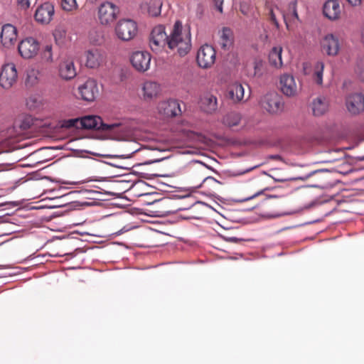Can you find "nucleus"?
<instances>
[{
    "label": "nucleus",
    "mask_w": 364,
    "mask_h": 364,
    "mask_svg": "<svg viewBox=\"0 0 364 364\" xmlns=\"http://www.w3.org/2000/svg\"><path fill=\"white\" fill-rule=\"evenodd\" d=\"M282 92L287 96H294L296 93L297 87L294 77L289 74H284L280 77Z\"/></svg>",
    "instance_id": "a211bd4d"
},
{
    "label": "nucleus",
    "mask_w": 364,
    "mask_h": 364,
    "mask_svg": "<svg viewBox=\"0 0 364 364\" xmlns=\"http://www.w3.org/2000/svg\"><path fill=\"white\" fill-rule=\"evenodd\" d=\"M114 31L119 39L122 41H129L136 36L138 26L134 20L124 18L117 22Z\"/></svg>",
    "instance_id": "f03ea898"
},
{
    "label": "nucleus",
    "mask_w": 364,
    "mask_h": 364,
    "mask_svg": "<svg viewBox=\"0 0 364 364\" xmlns=\"http://www.w3.org/2000/svg\"><path fill=\"white\" fill-rule=\"evenodd\" d=\"M136 144L134 142H132L129 144L128 152L122 154H105L104 157L109 159H129L132 157L133 154L139 151V148H136Z\"/></svg>",
    "instance_id": "c85d7f7f"
},
{
    "label": "nucleus",
    "mask_w": 364,
    "mask_h": 364,
    "mask_svg": "<svg viewBox=\"0 0 364 364\" xmlns=\"http://www.w3.org/2000/svg\"><path fill=\"white\" fill-rule=\"evenodd\" d=\"M312 176H315L317 180V183L314 184V187L324 189L332 186V183L329 181V176H331V173L327 169H319L314 171H311L306 176V178Z\"/></svg>",
    "instance_id": "dca6fc26"
},
{
    "label": "nucleus",
    "mask_w": 364,
    "mask_h": 364,
    "mask_svg": "<svg viewBox=\"0 0 364 364\" xmlns=\"http://www.w3.org/2000/svg\"><path fill=\"white\" fill-rule=\"evenodd\" d=\"M233 37L232 31L227 27L222 30L219 44L222 49L228 50L232 45Z\"/></svg>",
    "instance_id": "a878e982"
},
{
    "label": "nucleus",
    "mask_w": 364,
    "mask_h": 364,
    "mask_svg": "<svg viewBox=\"0 0 364 364\" xmlns=\"http://www.w3.org/2000/svg\"><path fill=\"white\" fill-rule=\"evenodd\" d=\"M63 184H76V182H68V181H62Z\"/></svg>",
    "instance_id": "603ef678"
},
{
    "label": "nucleus",
    "mask_w": 364,
    "mask_h": 364,
    "mask_svg": "<svg viewBox=\"0 0 364 364\" xmlns=\"http://www.w3.org/2000/svg\"><path fill=\"white\" fill-rule=\"evenodd\" d=\"M119 8L110 2L102 3L98 9V18L102 25L113 23L119 14Z\"/></svg>",
    "instance_id": "20e7f679"
},
{
    "label": "nucleus",
    "mask_w": 364,
    "mask_h": 364,
    "mask_svg": "<svg viewBox=\"0 0 364 364\" xmlns=\"http://www.w3.org/2000/svg\"><path fill=\"white\" fill-rule=\"evenodd\" d=\"M35 71L32 70L30 73L28 74V80H29L31 78V74L34 75Z\"/></svg>",
    "instance_id": "864d4df0"
},
{
    "label": "nucleus",
    "mask_w": 364,
    "mask_h": 364,
    "mask_svg": "<svg viewBox=\"0 0 364 364\" xmlns=\"http://www.w3.org/2000/svg\"><path fill=\"white\" fill-rule=\"evenodd\" d=\"M216 52L212 46L205 44L200 46L197 53L196 60L200 67L208 68L215 61Z\"/></svg>",
    "instance_id": "423d86ee"
},
{
    "label": "nucleus",
    "mask_w": 364,
    "mask_h": 364,
    "mask_svg": "<svg viewBox=\"0 0 364 364\" xmlns=\"http://www.w3.org/2000/svg\"><path fill=\"white\" fill-rule=\"evenodd\" d=\"M78 91L82 100L87 102L94 101L99 92L97 81L88 79L83 85L79 86Z\"/></svg>",
    "instance_id": "9b49d317"
},
{
    "label": "nucleus",
    "mask_w": 364,
    "mask_h": 364,
    "mask_svg": "<svg viewBox=\"0 0 364 364\" xmlns=\"http://www.w3.org/2000/svg\"><path fill=\"white\" fill-rule=\"evenodd\" d=\"M216 9L222 13L223 12V0H213Z\"/></svg>",
    "instance_id": "79ce46f5"
},
{
    "label": "nucleus",
    "mask_w": 364,
    "mask_h": 364,
    "mask_svg": "<svg viewBox=\"0 0 364 364\" xmlns=\"http://www.w3.org/2000/svg\"><path fill=\"white\" fill-rule=\"evenodd\" d=\"M80 128L86 129H101L104 131L112 130L116 124H107L102 122V118L98 116L88 115L80 119Z\"/></svg>",
    "instance_id": "6e6552de"
},
{
    "label": "nucleus",
    "mask_w": 364,
    "mask_h": 364,
    "mask_svg": "<svg viewBox=\"0 0 364 364\" xmlns=\"http://www.w3.org/2000/svg\"><path fill=\"white\" fill-rule=\"evenodd\" d=\"M160 85L156 82L146 81L144 83L142 90L144 99H152L160 92Z\"/></svg>",
    "instance_id": "4be33fe9"
},
{
    "label": "nucleus",
    "mask_w": 364,
    "mask_h": 364,
    "mask_svg": "<svg viewBox=\"0 0 364 364\" xmlns=\"http://www.w3.org/2000/svg\"><path fill=\"white\" fill-rule=\"evenodd\" d=\"M274 180L275 181H277V182H284V181H288L289 179H287V178H274Z\"/></svg>",
    "instance_id": "49530a36"
},
{
    "label": "nucleus",
    "mask_w": 364,
    "mask_h": 364,
    "mask_svg": "<svg viewBox=\"0 0 364 364\" xmlns=\"http://www.w3.org/2000/svg\"><path fill=\"white\" fill-rule=\"evenodd\" d=\"M107 164H109L114 167H117V168H123L122 166H119V165H117V164H112V163H107Z\"/></svg>",
    "instance_id": "09e8293b"
},
{
    "label": "nucleus",
    "mask_w": 364,
    "mask_h": 364,
    "mask_svg": "<svg viewBox=\"0 0 364 364\" xmlns=\"http://www.w3.org/2000/svg\"><path fill=\"white\" fill-rule=\"evenodd\" d=\"M321 48L322 52L328 55H337L340 48L338 38L332 33L327 34L321 41Z\"/></svg>",
    "instance_id": "ddd939ff"
},
{
    "label": "nucleus",
    "mask_w": 364,
    "mask_h": 364,
    "mask_svg": "<svg viewBox=\"0 0 364 364\" xmlns=\"http://www.w3.org/2000/svg\"><path fill=\"white\" fill-rule=\"evenodd\" d=\"M217 98L212 95H206L201 99V109L207 113H211L217 109Z\"/></svg>",
    "instance_id": "b1692460"
},
{
    "label": "nucleus",
    "mask_w": 364,
    "mask_h": 364,
    "mask_svg": "<svg viewBox=\"0 0 364 364\" xmlns=\"http://www.w3.org/2000/svg\"><path fill=\"white\" fill-rule=\"evenodd\" d=\"M162 3L160 0H150L147 4V11L149 16L156 17L161 14Z\"/></svg>",
    "instance_id": "c756f323"
},
{
    "label": "nucleus",
    "mask_w": 364,
    "mask_h": 364,
    "mask_svg": "<svg viewBox=\"0 0 364 364\" xmlns=\"http://www.w3.org/2000/svg\"><path fill=\"white\" fill-rule=\"evenodd\" d=\"M346 107L352 116H358L364 112V95L355 92L348 95L346 98Z\"/></svg>",
    "instance_id": "39448f33"
},
{
    "label": "nucleus",
    "mask_w": 364,
    "mask_h": 364,
    "mask_svg": "<svg viewBox=\"0 0 364 364\" xmlns=\"http://www.w3.org/2000/svg\"><path fill=\"white\" fill-rule=\"evenodd\" d=\"M323 69L324 64L321 61H318L314 65L313 79L319 85H321L323 83Z\"/></svg>",
    "instance_id": "2f4dec72"
},
{
    "label": "nucleus",
    "mask_w": 364,
    "mask_h": 364,
    "mask_svg": "<svg viewBox=\"0 0 364 364\" xmlns=\"http://www.w3.org/2000/svg\"><path fill=\"white\" fill-rule=\"evenodd\" d=\"M62 9L67 11H71L77 9V4L76 0H62Z\"/></svg>",
    "instance_id": "f704fd0d"
},
{
    "label": "nucleus",
    "mask_w": 364,
    "mask_h": 364,
    "mask_svg": "<svg viewBox=\"0 0 364 364\" xmlns=\"http://www.w3.org/2000/svg\"><path fill=\"white\" fill-rule=\"evenodd\" d=\"M164 203L167 205L168 207L166 210H164L163 211L161 212V215L162 216H168V215H173V214H175L181 210H183L184 208H176V207H173L171 205V204L172 203V201L169 199H166V200H164Z\"/></svg>",
    "instance_id": "473e14b6"
},
{
    "label": "nucleus",
    "mask_w": 364,
    "mask_h": 364,
    "mask_svg": "<svg viewBox=\"0 0 364 364\" xmlns=\"http://www.w3.org/2000/svg\"><path fill=\"white\" fill-rule=\"evenodd\" d=\"M230 97L235 101L239 102L244 98L245 88L239 82L233 83L229 90Z\"/></svg>",
    "instance_id": "bb28decb"
},
{
    "label": "nucleus",
    "mask_w": 364,
    "mask_h": 364,
    "mask_svg": "<svg viewBox=\"0 0 364 364\" xmlns=\"http://www.w3.org/2000/svg\"><path fill=\"white\" fill-rule=\"evenodd\" d=\"M240 121V114L235 112L228 113L223 118L224 124L230 127L238 125Z\"/></svg>",
    "instance_id": "7c9ffc66"
},
{
    "label": "nucleus",
    "mask_w": 364,
    "mask_h": 364,
    "mask_svg": "<svg viewBox=\"0 0 364 364\" xmlns=\"http://www.w3.org/2000/svg\"><path fill=\"white\" fill-rule=\"evenodd\" d=\"M228 240H229V241H230V242H233L237 243V242H238L239 241H241V240H242V239H240V238H237V237H230V238L228 239Z\"/></svg>",
    "instance_id": "c03bdc74"
},
{
    "label": "nucleus",
    "mask_w": 364,
    "mask_h": 364,
    "mask_svg": "<svg viewBox=\"0 0 364 364\" xmlns=\"http://www.w3.org/2000/svg\"><path fill=\"white\" fill-rule=\"evenodd\" d=\"M297 1H291L289 3L287 6V10L286 13L283 15L284 22L286 23L287 28L289 29V22H300V19L297 12Z\"/></svg>",
    "instance_id": "412c9836"
},
{
    "label": "nucleus",
    "mask_w": 364,
    "mask_h": 364,
    "mask_svg": "<svg viewBox=\"0 0 364 364\" xmlns=\"http://www.w3.org/2000/svg\"><path fill=\"white\" fill-rule=\"evenodd\" d=\"M262 107L268 112L277 114L284 109L282 97L277 92H269L266 94L261 100Z\"/></svg>",
    "instance_id": "7ed1b4c3"
},
{
    "label": "nucleus",
    "mask_w": 364,
    "mask_h": 364,
    "mask_svg": "<svg viewBox=\"0 0 364 364\" xmlns=\"http://www.w3.org/2000/svg\"><path fill=\"white\" fill-rule=\"evenodd\" d=\"M269 17H270V20L275 25V26L277 28H279V24L278 21L277 20L276 16H275V14L274 13V11L272 9H271L270 11H269Z\"/></svg>",
    "instance_id": "a19ab883"
},
{
    "label": "nucleus",
    "mask_w": 364,
    "mask_h": 364,
    "mask_svg": "<svg viewBox=\"0 0 364 364\" xmlns=\"http://www.w3.org/2000/svg\"><path fill=\"white\" fill-rule=\"evenodd\" d=\"M270 159H281V156L278 154H276V155H271L269 156Z\"/></svg>",
    "instance_id": "a18cd8bd"
},
{
    "label": "nucleus",
    "mask_w": 364,
    "mask_h": 364,
    "mask_svg": "<svg viewBox=\"0 0 364 364\" xmlns=\"http://www.w3.org/2000/svg\"><path fill=\"white\" fill-rule=\"evenodd\" d=\"M122 230H120L119 232H117V235H119L121 233H122Z\"/></svg>",
    "instance_id": "5fc2aeb1"
},
{
    "label": "nucleus",
    "mask_w": 364,
    "mask_h": 364,
    "mask_svg": "<svg viewBox=\"0 0 364 364\" xmlns=\"http://www.w3.org/2000/svg\"><path fill=\"white\" fill-rule=\"evenodd\" d=\"M151 56L146 51H135L130 58V62L136 70L144 73L150 68Z\"/></svg>",
    "instance_id": "1a4fd4ad"
},
{
    "label": "nucleus",
    "mask_w": 364,
    "mask_h": 364,
    "mask_svg": "<svg viewBox=\"0 0 364 364\" xmlns=\"http://www.w3.org/2000/svg\"><path fill=\"white\" fill-rule=\"evenodd\" d=\"M263 63L262 60H256L254 63L255 75L260 76L262 75Z\"/></svg>",
    "instance_id": "4c0bfd02"
},
{
    "label": "nucleus",
    "mask_w": 364,
    "mask_h": 364,
    "mask_svg": "<svg viewBox=\"0 0 364 364\" xmlns=\"http://www.w3.org/2000/svg\"><path fill=\"white\" fill-rule=\"evenodd\" d=\"M328 108V101L324 97H317L313 100L312 111L314 116L324 114Z\"/></svg>",
    "instance_id": "5701e85b"
},
{
    "label": "nucleus",
    "mask_w": 364,
    "mask_h": 364,
    "mask_svg": "<svg viewBox=\"0 0 364 364\" xmlns=\"http://www.w3.org/2000/svg\"><path fill=\"white\" fill-rule=\"evenodd\" d=\"M278 196H276V195H268L266 197V199H268V198H277Z\"/></svg>",
    "instance_id": "3c124183"
},
{
    "label": "nucleus",
    "mask_w": 364,
    "mask_h": 364,
    "mask_svg": "<svg viewBox=\"0 0 364 364\" xmlns=\"http://www.w3.org/2000/svg\"><path fill=\"white\" fill-rule=\"evenodd\" d=\"M341 8L338 0H328L323 7V15L330 20H336L339 18Z\"/></svg>",
    "instance_id": "f3484780"
},
{
    "label": "nucleus",
    "mask_w": 364,
    "mask_h": 364,
    "mask_svg": "<svg viewBox=\"0 0 364 364\" xmlns=\"http://www.w3.org/2000/svg\"><path fill=\"white\" fill-rule=\"evenodd\" d=\"M270 190H272V188H269V187H265V188H264L261 189L260 191H259L256 192V193H255V194H253L252 196H250V197H247V198H245V199L242 200V201H247V200H251V199L255 198V197H257V196H259V195L262 194L264 191H270Z\"/></svg>",
    "instance_id": "58836bf2"
},
{
    "label": "nucleus",
    "mask_w": 364,
    "mask_h": 364,
    "mask_svg": "<svg viewBox=\"0 0 364 364\" xmlns=\"http://www.w3.org/2000/svg\"><path fill=\"white\" fill-rule=\"evenodd\" d=\"M353 6L360 5L362 0H346Z\"/></svg>",
    "instance_id": "37998d69"
},
{
    "label": "nucleus",
    "mask_w": 364,
    "mask_h": 364,
    "mask_svg": "<svg viewBox=\"0 0 364 364\" xmlns=\"http://www.w3.org/2000/svg\"><path fill=\"white\" fill-rule=\"evenodd\" d=\"M18 50L23 58H31L39 50V43L32 37L26 38L19 43Z\"/></svg>",
    "instance_id": "9d476101"
},
{
    "label": "nucleus",
    "mask_w": 364,
    "mask_h": 364,
    "mask_svg": "<svg viewBox=\"0 0 364 364\" xmlns=\"http://www.w3.org/2000/svg\"><path fill=\"white\" fill-rule=\"evenodd\" d=\"M17 29L12 24L6 23L1 28V42L4 47L9 48L17 41Z\"/></svg>",
    "instance_id": "2eb2a0df"
},
{
    "label": "nucleus",
    "mask_w": 364,
    "mask_h": 364,
    "mask_svg": "<svg viewBox=\"0 0 364 364\" xmlns=\"http://www.w3.org/2000/svg\"><path fill=\"white\" fill-rule=\"evenodd\" d=\"M18 73L13 63L4 64L0 73V85L4 89L11 88L16 82Z\"/></svg>",
    "instance_id": "0eeeda50"
},
{
    "label": "nucleus",
    "mask_w": 364,
    "mask_h": 364,
    "mask_svg": "<svg viewBox=\"0 0 364 364\" xmlns=\"http://www.w3.org/2000/svg\"><path fill=\"white\" fill-rule=\"evenodd\" d=\"M103 55L97 49L90 50L86 52V66L90 68H97L103 62Z\"/></svg>",
    "instance_id": "aec40b11"
},
{
    "label": "nucleus",
    "mask_w": 364,
    "mask_h": 364,
    "mask_svg": "<svg viewBox=\"0 0 364 364\" xmlns=\"http://www.w3.org/2000/svg\"><path fill=\"white\" fill-rule=\"evenodd\" d=\"M55 13L54 6L50 2H45L38 6L35 14V20L41 24H48L53 19Z\"/></svg>",
    "instance_id": "f8f14e48"
},
{
    "label": "nucleus",
    "mask_w": 364,
    "mask_h": 364,
    "mask_svg": "<svg viewBox=\"0 0 364 364\" xmlns=\"http://www.w3.org/2000/svg\"><path fill=\"white\" fill-rule=\"evenodd\" d=\"M62 127L65 128L76 127L79 129L80 128V119H70L68 120H65L62 124Z\"/></svg>",
    "instance_id": "c9c22d12"
},
{
    "label": "nucleus",
    "mask_w": 364,
    "mask_h": 364,
    "mask_svg": "<svg viewBox=\"0 0 364 364\" xmlns=\"http://www.w3.org/2000/svg\"><path fill=\"white\" fill-rule=\"evenodd\" d=\"M18 6L23 9H27L30 7V0H17Z\"/></svg>",
    "instance_id": "ea45409f"
},
{
    "label": "nucleus",
    "mask_w": 364,
    "mask_h": 364,
    "mask_svg": "<svg viewBox=\"0 0 364 364\" xmlns=\"http://www.w3.org/2000/svg\"><path fill=\"white\" fill-rule=\"evenodd\" d=\"M222 183L212 176H207L203 179V181L196 188H207L209 194H212L217 190L216 186Z\"/></svg>",
    "instance_id": "cd10ccee"
},
{
    "label": "nucleus",
    "mask_w": 364,
    "mask_h": 364,
    "mask_svg": "<svg viewBox=\"0 0 364 364\" xmlns=\"http://www.w3.org/2000/svg\"><path fill=\"white\" fill-rule=\"evenodd\" d=\"M356 73L361 81H364V58L359 59L357 63Z\"/></svg>",
    "instance_id": "e433bc0d"
},
{
    "label": "nucleus",
    "mask_w": 364,
    "mask_h": 364,
    "mask_svg": "<svg viewBox=\"0 0 364 364\" xmlns=\"http://www.w3.org/2000/svg\"><path fill=\"white\" fill-rule=\"evenodd\" d=\"M361 38H362L363 43H364V26H363V28L361 31Z\"/></svg>",
    "instance_id": "8fccbe9b"
},
{
    "label": "nucleus",
    "mask_w": 364,
    "mask_h": 364,
    "mask_svg": "<svg viewBox=\"0 0 364 364\" xmlns=\"http://www.w3.org/2000/svg\"><path fill=\"white\" fill-rule=\"evenodd\" d=\"M159 112L168 117H176L181 113L179 102L177 100L169 99L159 105Z\"/></svg>",
    "instance_id": "4468645a"
},
{
    "label": "nucleus",
    "mask_w": 364,
    "mask_h": 364,
    "mask_svg": "<svg viewBox=\"0 0 364 364\" xmlns=\"http://www.w3.org/2000/svg\"><path fill=\"white\" fill-rule=\"evenodd\" d=\"M41 58L43 60L51 62L53 60L52 46L46 45L41 53Z\"/></svg>",
    "instance_id": "72a5a7b5"
},
{
    "label": "nucleus",
    "mask_w": 364,
    "mask_h": 364,
    "mask_svg": "<svg viewBox=\"0 0 364 364\" xmlns=\"http://www.w3.org/2000/svg\"><path fill=\"white\" fill-rule=\"evenodd\" d=\"M183 25L181 21L174 23L172 31L169 35L166 33L164 25L155 26L149 38V46L154 52H159L167 45L172 50L176 49L177 53L183 57L187 55L191 48V34L182 33Z\"/></svg>",
    "instance_id": "f257e3e1"
},
{
    "label": "nucleus",
    "mask_w": 364,
    "mask_h": 364,
    "mask_svg": "<svg viewBox=\"0 0 364 364\" xmlns=\"http://www.w3.org/2000/svg\"><path fill=\"white\" fill-rule=\"evenodd\" d=\"M356 159L359 161H364V155L358 156L356 157Z\"/></svg>",
    "instance_id": "de8ad7c7"
},
{
    "label": "nucleus",
    "mask_w": 364,
    "mask_h": 364,
    "mask_svg": "<svg viewBox=\"0 0 364 364\" xmlns=\"http://www.w3.org/2000/svg\"><path fill=\"white\" fill-rule=\"evenodd\" d=\"M59 75L65 80L74 78L77 75L74 63L69 60L61 62L59 65Z\"/></svg>",
    "instance_id": "6ab92c4d"
},
{
    "label": "nucleus",
    "mask_w": 364,
    "mask_h": 364,
    "mask_svg": "<svg viewBox=\"0 0 364 364\" xmlns=\"http://www.w3.org/2000/svg\"><path fill=\"white\" fill-rule=\"evenodd\" d=\"M282 47L272 48L269 54V62L271 65L276 68H279L282 66Z\"/></svg>",
    "instance_id": "393cba45"
}]
</instances>
